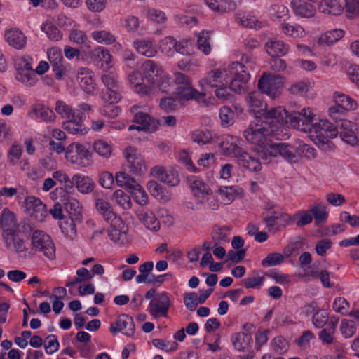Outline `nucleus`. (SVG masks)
<instances>
[{
  "label": "nucleus",
  "mask_w": 359,
  "mask_h": 359,
  "mask_svg": "<svg viewBox=\"0 0 359 359\" xmlns=\"http://www.w3.org/2000/svg\"><path fill=\"white\" fill-rule=\"evenodd\" d=\"M282 125L276 121H263L256 118L243 132L246 141L255 147L259 158H266V154L272 144L271 137L276 135V132Z\"/></svg>",
  "instance_id": "1"
},
{
  "label": "nucleus",
  "mask_w": 359,
  "mask_h": 359,
  "mask_svg": "<svg viewBox=\"0 0 359 359\" xmlns=\"http://www.w3.org/2000/svg\"><path fill=\"white\" fill-rule=\"evenodd\" d=\"M262 93L259 91L250 92L245 97L248 110L252 112L256 116H264L266 121L272 120L278 123L286 121L287 111L282 107H276L266 111L267 105L264 101Z\"/></svg>",
  "instance_id": "2"
},
{
  "label": "nucleus",
  "mask_w": 359,
  "mask_h": 359,
  "mask_svg": "<svg viewBox=\"0 0 359 359\" xmlns=\"http://www.w3.org/2000/svg\"><path fill=\"white\" fill-rule=\"evenodd\" d=\"M256 67V61L252 55H243L240 61L233 62L230 66L233 78L230 89L236 93L245 92L246 84L250 79V71Z\"/></svg>",
  "instance_id": "3"
},
{
  "label": "nucleus",
  "mask_w": 359,
  "mask_h": 359,
  "mask_svg": "<svg viewBox=\"0 0 359 359\" xmlns=\"http://www.w3.org/2000/svg\"><path fill=\"white\" fill-rule=\"evenodd\" d=\"M31 257L40 254L49 260L55 259V246L50 236L43 231L36 230L31 236Z\"/></svg>",
  "instance_id": "4"
},
{
  "label": "nucleus",
  "mask_w": 359,
  "mask_h": 359,
  "mask_svg": "<svg viewBox=\"0 0 359 359\" xmlns=\"http://www.w3.org/2000/svg\"><path fill=\"white\" fill-rule=\"evenodd\" d=\"M284 85V78L279 75L264 72L258 80L259 90L272 99L278 97Z\"/></svg>",
  "instance_id": "5"
},
{
  "label": "nucleus",
  "mask_w": 359,
  "mask_h": 359,
  "mask_svg": "<svg viewBox=\"0 0 359 359\" xmlns=\"http://www.w3.org/2000/svg\"><path fill=\"white\" fill-rule=\"evenodd\" d=\"M6 248L21 258L31 257V245L21 231L3 239Z\"/></svg>",
  "instance_id": "6"
},
{
  "label": "nucleus",
  "mask_w": 359,
  "mask_h": 359,
  "mask_svg": "<svg viewBox=\"0 0 359 359\" xmlns=\"http://www.w3.org/2000/svg\"><path fill=\"white\" fill-rule=\"evenodd\" d=\"M66 159L72 164L85 168L92 163L91 154L88 149L79 142L69 144L66 149Z\"/></svg>",
  "instance_id": "7"
},
{
  "label": "nucleus",
  "mask_w": 359,
  "mask_h": 359,
  "mask_svg": "<svg viewBox=\"0 0 359 359\" xmlns=\"http://www.w3.org/2000/svg\"><path fill=\"white\" fill-rule=\"evenodd\" d=\"M289 118L290 126L295 129L299 130L304 133H311V128H312L313 122V114L309 108H304L300 111H293L286 118L287 122Z\"/></svg>",
  "instance_id": "8"
},
{
  "label": "nucleus",
  "mask_w": 359,
  "mask_h": 359,
  "mask_svg": "<svg viewBox=\"0 0 359 359\" xmlns=\"http://www.w3.org/2000/svg\"><path fill=\"white\" fill-rule=\"evenodd\" d=\"M338 133L334 124L327 120H320L318 123H313L309 134L312 137L316 136L320 143L329 144L330 142L328 138L336 137Z\"/></svg>",
  "instance_id": "9"
},
{
  "label": "nucleus",
  "mask_w": 359,
  "mask_h": 359,
  "mask_svg": "<svg viewBox=\"0 0 359 359\" xmlns=\"http://www.w3.org/2000/svg\"><path fill=\"white\" fill-rule=\"evenodd\" d=\"M0 226L2 229V239L21 231L15 215L8 208H4L1 213Z\"/></svg>",
  "instance_id": "10"
},
{
  "label": "nucleus",
  "mask_w": 359,
  "mask_h": 359,
  "mask_svg": "<svg viewBox=\"0 0 359 359\" xmlns=\"http://www.w3.org/2000/svg\"><path fill=\"white\" fill-rule=\"evenodd\" d=\"M242 143L240 137L228 135L223 138L219 147L224 155L238 159L244 151L241 147Z\"/></svg>",
  "instance_id": "11"
},
{
  "label": "nucleus",
  "mask_w": 359,
  "mask_h": 359,
  "mask_svg": "<svg viewBox=\"0 0 359 359\" xmlns=\"http://www.w3.org/2000/svg\"><path fill=\"white\" fill-rule=\"evenodd\" d=\"M25 205L27 212L38 222H43L48 216L46 206L39 198L27 196L25 200Z\"/></svg>",
  "instance_id": "12"
},
{
  "label": "nucleus",
  "mask_w": 359,
  "mask_h": 359,
  "mask_svg": "<svg viewBox=\"0 0 359 359\" xmlns=\"http://www.w3.org/2000/svg\"><path fill=\"white\" fill-rule=\"evenodd\" d=\"M124 156L127 159L128 167L132 175H140L146 171V166L142 156L137 153L136 149L128 147L124 151Z\"/></svg>",
  "instance_id": "13"
},
{
  "label": "nucleus",
  "mask_w": 359,
  "mask_h": 359,
  "mask_svg": "<svg viewBox=\"0 0 359 359\" xmlns=\"http://www.w3.org/2000/svg\"><path fill=\"white\" fill-rule=\"evenodd\" d=\"M109 330L113 334L121 332L123 334L131 337L135 330L133 318L127 314H121L114 323H111Z\"/></svg>",
  "instance_id": "14"
},
{
  "label": "nucleus",
  "mask_w": 359,
  "mask_h": 359,
  "mask_svg": "<svg viewBox=\"0 0 359 359\" xmlns=\"http://www.w3.org/2000/svg\"><path fill=\"white\" fill-rule=\"evenodd\" d=\"M170 306V299L166 293H161L157 298L151 301L149 304V312L156 318L166 317Z\"/></svg>",
  "instance_id": "15"
},
{
  "label": "nucleus",
  "mask_w": 359,
  "mask_h": 359,
  "mask_svg": "<svg viewBox=\"0 0 359 359\" xmlns=\"http://www.w3.org/2000/svg\"><path fill=\"white\" fill-rule=\"evenodd\" d=\"M139 108L137 105H133L130 108V111L135 113L133 122L136 124L137 130L153 131L157 127L156 121L147 113L135 112Z\"/></svg>",
  "instance_id": "16"
},
{
  "label": "nucleus",
  "mask_w": 359,
  "mask_h": 359,
  "mask_svg": "<svg viewBox=\"0 0 359 359\" xmlns=\"http://www.w3.org/2000/svg\"><path fill=\"white\" fill-rule=\"evenodd\" d=\"M278 154L287 161H296V155L293 149L289 144L285 143L271 144L266 154V158L264 160L267 161L269 157L277 156Z\"/></svg>",
  "instance_id": "17"
},
{
  "label": "nucleus",
  "mask_w": 359,
  "mask_h": 359,
  "mask_svg": "<svg viewBox=\"0 0 359 359\" xmlns=\"http://www.w3.org/2000/svg\"><path fill=\"white\" fill-rule=\"evenodd\" d=\"M151 174L170 187L177 186L180 183L179 175L173 170H166L163 167L156 166L151 168Z\"/></svg>",
  "instance_id": "18"
},
{
  "label": "nucleus",
  "mask_w": 359,
  "mask_h": 359,
  "mask_svg": "<svg viewBox=\"0 0 359 359\" xmlns=\"http://www.w3.org/2000/svg\"><path fill=\"white\" fill-rule=\"evenodd\" d=\"M93 72L87 67L78 69L76 80L81 88L88 94H93L95 90V83L93 79Z\"/></svg>",
  "instance_id": "19"
},
{
  "label": "nucleus",
  "mask_w": 359,
  "mask_h": 359,
  "mask_svg": "<svg viewBox=\"0 0 359 359\" xmlns=\"http://www.w3.org/2000/svg\"><path fill=\"white\" fill-rule=\"evenodd\" d=\"M96 209L102 215L104 219L110 225L123 224V221L112 210L110 204L103 198L96 201Z\"/></svg>",
  "instance_id": "20"
},
{
  "label": "nucleus",
  "mask_w": 359,
  "mask_h": 359,
  "mask_svg": "<svg viewBox=\"0 0 359 359\" xmlns=\"http://www.w3.org/2000/svg\"><path fill=\"white\" fill-rule=\"evenodd\" d=\"M229 81L227 70L217 69L208 72L202 81L211 87H219L220 84L227 85Z\"/></svg>",
  "instance_id": "21"
},
{
  "label": "nucleus",
  "mask_w": 359,
  "mask_h": 359,
  "mask_svg": "<svg viewBox=\"0 0 359 359\" xmlns=\"http://www.w3.org/2000/svg\"><path fill=\"white\" fill-rule=\"evenodd\" d=\"M47 54L53 71L55 72V77L57 79H61L65 70L63 65L62 52L57 48H52L48 50Z\"/></svg>",
  "instance_id": "22"
},
{
  "label": "nucleus",
  "mask_w": 359,
  "mask_h": 359,
  "mask_svg": "<svg viewBox=\"0 0 359 359\" xmlns=\"http://www.w3.org/2000/svg\"><path fill=\"white\" fill-rule=\"evenodd\" d=\"M346 4V0H322L318 5V11L325 15H339Z\"/></svg>",
  "instance_id": "23"
},
{
  "label": "nucleus",
  "mask_w": 359,
  "mask_h": 359,
  "mask_svg": "<svg viewBox=\"0 0 359 359\" xmlns=\"http://www.w3.org/2000/svg\"><path fill=\"white\" fill-rule=\"evenodd\" d=\"M265 49L271 57H283L288 53L290 46L283 41L271 38L266 43Z\"/></svg>",
  "instance_id": "24"
},
{
  "label": "nucleus",
  "mask_w": 359,
  "mask_h": 359,
  "mask_svg": "<svg viewBox=\"0 0 359 359\" xmlns=\"http://www.w3.org/2000/svg\"><path fill=\"white\" fill-rule=\"evenodd\" d=\"M63 128L73 135H83L86 134L88 129L83 123V119L80 113H77L75 117H72L65 121L62 124Z\"/></svg>",
  "instance_id": "25"
},
{
  "label": "nucleus",
  "mask_w": 359,
  "mask_h": 359,
  "mask_svg": "<svg viewBox=\"0 0 359 359\" xmlns=\"http://www.w3.org/2000/svg\"><path fill=\"white\" fill-rule=\"evenodd\" d=\"M93 59L94 62L104 70H107L114 65L111 53L107 49L103 47H100L94 50Z\"/></svg>",
  "instance_id": "26"
},
{
  "label": "nucleus",
  "mask_w": 359,
  "mask_h": 359,
  "mask_svg": "<svg viewBox=\"0 0 359 359\" xmlns=\"http://www.w3.org/2000/svg\"><path fill=\"white\" fill-rule=\"evenodd\" d=\"M291 7L294 14L301 18H312L316 14L315 7L304 0H292Z\"/></svg>",
  "instance_id": "27"
},
{
  "label": "nucleus",
  "mask_w": 359,
  "mask_h": 359,
  "mask_svg": "<svg viewBox=\"0 0 359 359\" xmlns=\"http://www.w3.org/2000/svg\"><path fill=\"white\" fill-rule=\"evenodd\" d=\"M142 69L144 77L151 85L156 81L157 78L161 76L163 72L161 67L151 60H147L143 62Z\"/></svg>",
  "instance_id": "28"
},
{
  "label": "nucleus",
  "mask_w": 359,
  "mask_h": 359,
  "mask_svg": "<svg viewBox=\"0 0 359 359\" xmlns=\"http://www.w3.org/2000/svg\"><path fill=\"white\" fill-rule=\"evenodd\" d=\"M73 180L77 190L84 194L91 193L95 187V183L93 180L87 175L77 173L73 175Z\"/></svg>",
  "instance_id": "29"
},
{
  "label": "nucleus",
  "mask_w": 359,
  "mask_h": 359,
  "mask_svg": "<svg viewBox=\"0 0 359 359\" xmlns=\"http://www.w3.org/2000/svg\"><path fill=\"white\" fill-rule=\"evenodd\" d=\"M5 39L6 42L15 49H22L26 45L27 38L24 34L18 29H11L6 32Z\"/></svg>",
  "instance_id": "30"
},
{
  "label": "nucleus",
  "mask_w": 359,
  "mask_h": 359,
  "mask_svg": "<svg viewBox=\"0 0 359 359\" xmlns=\"http://www.w3.org/2000/svg\"><path fill=\"white\" fill-rule=\"evenodd\" d=\"M231 341L235 349L241 352H246L251 348L252 337L249 334L238 332L233 334Z\"/></svg>",
  "instance_id": "31"
},
{
  "label": "nucleus",
  "mask_w": 359,
  "mask_h": 359,
  "mask_svg": "<svg viewBox=\"0 0 359 359\" xmlns=\"http://www.w3.org/2000/svg\"><path fill=\"white\" fill-rule=\"evenodd\" d=\"M194 196L200 203H205V197L211 192L209 186L203 180L196 178L191 182Z\"/></svg>",
  "instance_id": "32"
},
{
  "label": "nucleus",
  "mask_w": 359,
  "mask_h": 359,
  "mask_svg": "<svg viewBox=\"0 0 359 359\" xmlns=\"http://www.w3.org/2000/svg\"><path fill=\"white\" fill-rule=\"evenodd\" d=\"M133 46L138 53L147 57H154L157 53L156 47L149 39L136 40L133 42Z\"/></svg>",
  "instance_id": "33"
},
{
  "label": "nucleus",
  "mask_w": 359,
  "mask_h": 359,
  "mask_svg": "<svg viewBox=\"0 0 359 359\" xmlns=\"http://www.w3.org/2000/svg\"><path fill=\"white\" fill-rule=\"evenodd\" d=\"M237 161L241 166L251 172H258L262 169L259 159L254 157L245 151H243Z\"/></svg>",
  "instance_id": "34"
},
{
  "label": "nucleus",
  "mask_w": 359,
  "mask_h": 359,
  "mask_svg": "<svg viewBox=\"0 0 359 359\" xmlns=\"http://www.w3.org/2000/svg\"><path fill=\"white\" fill-rule=\"evenodd\" d=\"M137 217L147 229L155 232L160 229V222L151 212L138 210Z\"/></svg>",
  "instance_id": "35"
},
{
  "label": "nucleus",
  "mask_w": 359,
  "mask_h": 359,
  "mask_svg": "<svg viewBox=\"0 0 359 359\" xmlns=\"http://www.w3.org/2000/svg\"><path fill=\"white\" fill-rule=\"evenodd\" d=\"M351 122L346 120L343 121L339 135L344 142L352 146H355L357 145L358 141L355 131L351 128Z\"/></svg>",
  "instance_id": "36"
},
{
  "label": "nucleus",
  "mask_w": 359,
  "mask_h": 359,
  "mask_svg": "<svg viewBox=\"0 0 359 359\" xmlns=\"http://www.w3.org/2000/svg\"><path fill=\"white\" fill-rule=\"evenodd\" d=\"M344 34V30L341 29H334L327 31L319 37L318 43L324 46L332 45L343 38Z\"/></svg>",
  "instance_id": "37"
},
{
  "label": "nucleus",
  "mask_w": 359,
  "mask_h": 359,
  "mask_svg": "<svg viewBox=\"0 0 359 359\" xmlns=\"http://www.w3.org/2000/svg\"><path fill=\"white\" fill-rule=\"evenodd\" d=\"M280 29L285 35L290 37L302 38L306 36L304 29L299 25H290L284 21L280 25Z\"/></svg>",
  "instance_id": "38"
},
{
  "label": "nucleus",
  "mask_w": 359,
  "mask_h": 359,
  "mask_svg": "<svg viewBox=\"0 0 359 359\" xmlns=\"http://www.w3.org/2000/svg\"><path fill=\"white\" fill-rule=\"evenodd\" d=\"M334 99L335 103L339 104L346 111H354L358 108L357 102L347 95L336 92L334 94Z\"/></svg>",
  "instance_id": "39"
},
{
  "label": "nucleus",
  "mask_w": 359,
  "mask_h": 359,
  "mask_svg": "<svg viewBox=\"0 0 359 359\" xmlns=\"http://www.w3.org/2000/svg\"><path fill=\"white\" fill-rule=\"evenodd\" d=\"M229 227L215 226L212 232V239L215 242V245H219L229 241L228 232Z\"/></svg>",
  "instance_id": "40"
},
{
  "label": "nucleus",
  "mask_w": 359,
  "mask_h": 359,
  "mask_svg": "<svg viewBox=\"0 0 359 359\" xmlns=\"http://www.w3.org/2000/svg\"><path fill=\"white\" fill-rule=\"evenodd\" d=\"M222 202L224 205L230 204L238 194V189L236 187H222L218 190Z\"/></svg>",
  "instance_id": "41"
},
{
  "label": "nucleus",
  "mask_w": 359,
  "mask_h": 359,
  "mask_svg": "<svg viewBox=\"0 0 359 359\" xmlns=\"http://www.w3.org/2000/svg\"><path fill=\"white\" fill-rule=\"evenodd\" d=\"M36 116L43 121L51 122L55 120V115L54 111L43 105H37L32 109Z\"/></svg>",
  "instance_id": "42"
},
{
  "label": "nucleus",
  "mask_w": 359,
  "mask_h": 359,
  "mask_svg": "<svg viewBox=\"0 0 359 359\" xmlns=\"http://www.w3.org/2000/svg\"><path fill=\"white\" fill-rule=\"evenodd\" d=\"M116 182L119 187L130 189L137 184L131 175L126 171H120L116 174Z\"/></svg>",
  "instance_id": "43"
},
{
  "label": "nucleus",
  "mask_w": 359,
  "mask_h": 359,
  "mask_svg": "<svg viewBox=\"0 0 359 359\" xmlns=\"http://www.w3.org/2000/svg\"><path fill=\"white\" fill-rule=\"evenodd\" d=\"M93 39L100 43L110 45L116 41L115 36L109 31L100 30L92 32Z\"/></svg>",
  "instance_id": "44"
},
{
  "label": "nucleus",
  "mask_w": 359,
  "mask_h": 359,
  "mask_svg": "<svg viewBox=\"0 0 359 359\" xmlns=\"http://www.w3.org/2000/svg\"><path fill=\"white\" fill-rule=\"evenodd\" d=\"M16 79L26 86H33L37 81L34 69L18 72Z\"/></svg>",
  "instance_id": "45"
},
{
  "label": "nucleus",
  "mask_w": 359,
  "mask_h": 359,
  "mask_svg": "<svg viewBox=\"0 0 359 359\" xmlns=\"http://www.w3.org/2000/svg\"><path fill=\"white\" fill-rule=\"evenodd\" d=\"M107 233L111 241L114 242L123 241L126 233L125 224L123 222V224L111 225V228L107 229Z\"/></svg>",
  "instance_id": "46"
},
{
  "label": "nucleus",
  "mask_w": 359,
  "mask_h": 359,
  "mask_svg": "<svg viewBox=\"0 0 359 359\" xmlns=\"http://www.w3.org/2000/svg\"><path fill=\"white\" fill-rule=\"evenodd\" d=\"M195 90L192 86V83L184 86H178L175 91L176 97L180 102L193 100L194 94L196 93Z\"/></svg>",
  "instance_id": "47"
},
{
  "label": "nucleus",
  "mask_w": 359,
  "mask_h": 359,
  "mask_svg": "<svg viewBox=\"0 0 359 359\" xmlns=\"http://www.w3.org/2000/svg\"><path fill=\"white\" fill-rule=\"evenodd\" d=\"M310 212L315 219L316 224L325 223L327 220L328 213L326 210V206L316 204L311 207Z\"/></svg>",
  "instance_id": "48"
},
{
  "label": "nucleus",
  "mask_w": 359,
  "mask_h": 359,
  "mask_svg": "<svg viewBox=\"0 0 359 359\" xmlns=\"http://www.w3.org/2000/svg\"><path fill=\"white\" fill-rule=\"evenodd\" d=\"M336 330V325L332 323L326 328H323L318 334L319 339L323 344L330 345L334 342V334Z\"/></svg>",
  "instance_id": "49"
},
{
  "label": "nucleus",
  "mask_w": 359,
  "mask_h": 359,
  "mask_svg": "<svg viewBox=\"0 0 359 359\" xmlns=\"http://www.w3.org/2000/svg\"><path fill=\"white\" fill-rule=\"evenodd\" d=\"M55 111L60 115L62 118H70L75 117L77 114L76 111L72 108L71 106L67 104L64 101L58 100L55 103Z\"/></svg>",
  "instance_id": "50"
},
{
  "label": "nucleus",
  "mask_w": 359,
  "mask_h": 359,
  "mask_svg": "<svg viewBox=\"0 0 359 359\" xmlns=\"http://www.w3.org/2000/svg\"><path fill=\"white\" fill-rule=\"evenodd\" d=\"M210 32H201L198 36L197 44L198 48L205 55H208L211 51V47L210 44Z\"/></svg>",
  "instance_id": "51"
},
{
  "label": "nucleus",
  "mask_w": 359,
  "mask_h": 359,
  "mask_svg": "<svg viewBox=\"0 0 359 359\" xmlns=\"http://www.w3.org/2000/svg\"><path fill=\"white\" fill-rule=\"evenodd\" d=\"M101 81L105 86L106 90L120 88L118 76L114 72L103 74L101 76Z\"/></svg>",
  "instance_id": "52"
},
{
  "label": "nucleus",
  "mask_w": 359,
  "mask_h": 359,
  "mask_svg": "<svg viewBox=\"0 0 359 359\" xmlns=\"http://www.w3.org/2000/svg\"><path fill=\"white\" fill-rule=\"evenodd\" d=\"M93 149L97 154L105 158L109 157L112 152L111 146L102 140H96L94 142Z\"/></svg>",
  "instance_id": "53"
},
{
  "label": "nucleus",
  "mask_w": 359,
  "mask_h": 359,
  "mask_svg": "<svg viewBox=\"0 0 359 359\" xmlns=\"http://www.w3.org/2000/svg\"><path fill=\"white\" fill-rule=\"evenodd\" d=\"M175 44V39H174L172 36H167L161 41V50L166 56L172 57L174 55V49Z\"/></svg>",
  "instance_id": "54"
},
{
  "label": "nucleus",
  "mask_w": 359,
  "mask_h": 359,
  "mask_svg": "<svg viewBox=\"0 0 359 359\" xmlns=\"http://www.w3.org/2000/svg\"><path fill=\"white\" fill-rule=\"evenodd\" d=\"M212 138V133L208 130H196L191 135V140L198 144H205L210 142Z\"/></svg>",
  "instance_id": "55"
},
{
  "label": "nucleus",
  "mask_w": 359,
  "mask_h": 359,
  "mask_svg": "<svg viewBox=\"0 0 359 359\" xmlns=\"http://www.w3.org/2000/svg\"><path fill=\"white\" fill-rule=\"evenodd\" d=\"M41 29L52 41H57L62 39L60 31L50 22L43 23Z\"/></svg>",
  "instance_id": "56"
},
{
  "label": "nucleus",
  "mask_w": 359,
  "mask_h": 359,
  "mask_svg": "<svg viewBox=\"0 0 359 359\" xmlns=\"http://www.w3.org/2000/svg\"><path fill=\"white\" fill-rule=\"evenodd\" d=\"M130 190L137 203L141 205L147 204L148 196L140 184H136V185L134 186V187H132Z\"/></svg>",
  "instance_id": "57"
},
{
  "label": "nucleus",
  "mask_w": 359,
  "mask_h": 359,
  "mask_svg": "<svg viewBox=\"0 0 359 359\" xmlns=\"http://www.w3.org/2000/svg\"><path fill=\"white\" fill-rule=\"evenodd\" d=\"M177 102H180L176 97H164L161 99L159 106L161 109L169 113L177 109Z\"/></svg>",
  "instance_id": "58"
},
{
  "label": "nucleus",
  "mask_w": 359,
  "mask_h": 359,
  "mask_svg": "<svg viewBox=\"0 0 359 359\" xmlns=\"http://www.w3.org/2000/svg\"><path fill=\"white\" fill-rule=\"evenodd\" d=\"M22 154L21 146L18 143H13L8 153V161L13 165H15L20 159Z\"/></svg>",
  "instance_id": "59"
},
{
  "label": "nucleus",
  "mask_w": 359,
  "mask_h": 359,
  "mask_svg": "<svg viewBox=\"0 0 359 359\" xmlns=\"http://www.w3.org/2000/svg\"><path fill=\"white\" fill-rule=\"evenodd\" d=\"M114 198L119 205L123 209H129L131 208V201L130 196L123 190H116L113 194Z\"/></svg>",
  "instance_id": "60"
},
{
  "label": "nucleus",
  "mask_w": 359,
  "mask_h": 359,
  "mask_svg": "<svg viewBox=\"0 0 359 359\" xmlns=\"http://www.w3.org/2000/svg\"><path fill=\"white\" fill-rule=\"evenodd\" d=\"M219 117L222 125L229 126L233 123L234 113L229 107L223 106L219 110Z\"/></svg>",
  "instance_id": "61"
},
{
  "label": "nucleus",
  "mask_w": 359,
  "mask_h": 359,
  "mask_svg": "<svg viewBox=\"0 0 359 359\" xmlns=\"http://www.w3.org/2000/svg\"><path fill=\"white\" fill-rule=\"evenodd\" d=\"M120 88L107 89L102 93V99L105 103L116 104L121 100Z\"/></svg>",
  "instance_id": "62"
},
{
  "label": "nucleus",
  "mask_w": 359,
  "mask_h": 359,
  "mask_svg": "<svg viewBox=\"0 0 359 359\" xmlns=\"http://www.w3.org/2000/svg\"><path fill=\"white\" fill-rule=\"evenodd\" d=\"M284 261V257L281 253H271L262 261L264 267L276 266Z\"/></svg>",
  "instance_id": "63"
},
{
  "label": "nucleus",
  "mask_w": 359,
  "mask_h": 359,
  "mask_svg": "<svg viewBox=\"0 0 359 359\" xmlns=\"http://www.w3.org/2000/svg\"><path fill=\"white\" fill-rule=\"evenodd\" d=\"M67 191L65 189H62V187H59L50 193V196L53 200L59 201L64 205L68 202L71 196Z\"/></svg>",
  "instance_id": "64"
}]
</instances>
